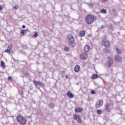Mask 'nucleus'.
Instances as JSON below:
<instances>
[{
  "instance_id": "ddd939ff",
  "label": "nucleus",
  "mask_w": 125,
  "mask_h": 125,
  "mask_svg": "<svg viewBox=\"0 0 125 125\" xmlns=\"http://www.w3.org/2000/svg\"><path fill=\"white\" fill-rule=\"evenodd\" d=\"M75 112L76 113H81L83 112V107H76L75 108Z\"/></svg>"
},
{
  "instance_id": "39448f33",
  "label": "nucleus",
  "mask_w": 125,
  "mask_h": 125,
  "mask_svg": "<svg viewBox=\"0 0 125 125\" xmlns=\"http://www.w3.org/2000/svg\"><path fill=\"white\" fill-rule=\"evenodd\" d=\"M73 119L74 120H76L77 122L79 123V124H82V123H83V121L82 120V116L77 114H74L73 115Z\"/></svg>"
},
{
  "instance_id": "2f4dec72",
  "label": "nucleus",
  "mask_w": 125,
  "mask_h": 125,
  "mask_svg": "<svg viewBox=\"0 0 125 125\" xmlns=\"http://www.w3.org/2000/svg\"><path fill=\"white\" fill-rule=\"evenodd\" d=\"M91 93L92 94H95L94 91L92 90V91H91Z\"/></svg>"
},
{
  "instance_id": "f03ea898",
  "label": "nucleus",
  "mask_w": 125,
  "mask_h": 125,
  "mask_svg": "<svg viewBox=\"0 0 125 125\" xmlns=\"http://www.w3.org/2000/svg\"><path fill=\"white\" fill-rule=\"evenodd\" d=\"M67 40L68 41V43L71 47H75L76 46V42H75V38L73 36V34H70L67 35Z\"/></svg>"
},
{
  "instance_id": "20e7f679",
  "label": "nucleus",
  "mask_w": 125,
  "mask_h": 125,
  "mask_svg": "<svg viewBox=\"0 0 125 125\" xmlns=\"http://www.w3.org/2000/svg\"><path fill=\"white\" fill-rule=\"evenodd\" d=\"M104 102L103 100H98L97 101L95 104V108L96 109H99L100 107H102L103 106Z\"/></svg>"
},
{
  "instance_id": "6ab92c4d",
  "label": "nucleus",
  "mask_w": 125,
  "mask_h": 125,
  "mask_svg": "<svg viewBox=\"0 0 125 125\" xmlns=\"http://www.w3.org/2000/svg\"><path fill=\"white\" fill-rule=\"evenodd\" d=\"M91 78L93 80H96V79L98 78V75L97 74H94L92 75Z\"/></svg>"
},
{
  "instance_id": "9d476101",
  "label": "nucleus",
  "mask_w": 125,
  "mask_h": 125,
  "mask_svg": "<svg viewBox=\"0 0 125 125\" xmlns=\"http://www.w3.org/2000/svg\"><path fill=\"white\" fill-rule=\"evenodd\" d=\"M114 60L117 62H121L123 61V58L119 55H115L114 56Z\"/></svg>"
},
{
  "instance_id": "7c9ffc66",
  "label": "nucleus",
  "mask_w": 125,
  "mask_h": 125,
  "mask_svg": "<svg viewBox=\"0 0 125 125\" xmlns=\"http://www.w3.org/2000/svg\"><path fill=\"white\" fill-rule=\"evenodd\" d=\"M14 9H17L18 8V6H16L13 7Z\"/></svg>"
},
{
  "instance_id": "a211bd4d",
  "label": "nucleus",
  "mask_w": 125,
  "mask_h": 125,
  "mask_svg": "<svg viewBox=\"0 0 125 125\" xmlns=\"http://www.w3.org/2000/svg\"><path fill=\"white\" fill-rule=\"evenodd\" d=\"M0 66L3 69H5V63H4V62H3V61H1Z\"/></svg>"
},
{
  "instance_id": "0eeeda50",
  "label": "nucleus",
  "mask_w": 125,
  "mask_h": 125,
  "mask_svg": "<svg viewBox=\"0 0 125 125\" xmlns=\"http://www.w3.org/2000/svg\"><path fill=\"white\" fill-rule=\"evenodd\" d=\"M102 45H104L105 47H110V45H111V43H110V42L106 39H103L102 40Z\"/></svg>"
},
{
  "instance_id": "dca6fc26",
  "label": "nucleus",
  "mask_w": 125,
  "mask_h": 125,
  "mask_svg": "<svg viewBox=\"0 0 125 125\" xmlns=\"http://www.w3.org/2000/svg\"><path fill=\"white\" fill-rule=\"evenodd\" d=\"M80 65H76L74 67V71L76 73H78V72H79V71H80Z\"/></svg>"
},
{
  "instance_id": "f3484780",
  "label": "nucleus",
  "mask_w": 125,
  "mask_h": 125,
  "mask_svg": "<svg viewBox=\"0 0 125 125\" xmlns=\"http://www.w3.org/2000/svg\"><path fill=\"white\" fill-rule=\"evenodd\" d=\"M79 36L80 37H84L85 36V32L84 31H81L79 32Z\"/></svg>"
},
{
  "instance_id": "aec40b11",
  "label": "nucleus",
  "mask_w": 125,
  "mask_h": 125,
  "mask_svg": "<svg viewBox=\"0 0 125 125\" xmlns=\"http://www.w3.org/2000/svg\"><path fill=\"white\" fill-rule=\"evenodd\" d=\"M48 106L50 109H53V108H54L55 107L54 104H53V103H50Z\"/></svg>"
},
{
  "instance_id": "c756f323",
  "label": "nucleus",
  "mask_w": 125,
  "mask_h": 125,
  "mask_svg": "<svg viewBox=\"0 0 125 125\" xmlns=\"http://www.w3.org/2000/svg\"><path fill=\"white\" fill-rule=\"evenodd\" d=\"M8 80H12V77H11V76H9L8 77Z\"/></svg>"
},
{
  "instance_id": "4be33fe9",
  "label": "nucleus",
  "mask_w": 125,
  "mask_h": 125,
  "mask_svg": "<svg viewBox=\"0 0 125 125\" xmlns=\"http://www.w3.org/2000/svg\"><path fill=\"white\" fill-rule=\"evenodd\" d=\"M101 12L103 14H106V13H107V10H106V9L103 8L101 10Z\"/></svg>"
},
{
  "instance_id": "c85d7f7f",
  "label": "nucleus",
  "mask_w": 125,
  "mask_h": 125,
  "mask_svg": "<svg viewBox=\"0 0 125 125\" xmlns=\"http://www.w3.org/2000/svg\"><path fill=\"white\" fill-rule=\"evenodd\" d=\"M102 2H106L108 0H101Z\"/></svg>"
},
{
  "instance_id": "72a5a7b5",
  "label": "nucleus",
  "mask_w": 125,
  "mask_h": 125,
  "mask_svg": "<svg viewBox=\"0 0 125 125\" xmlns=\"http://www.w3.org/2000/svg\"><path fill=\"white\" fill-rule=\"evenodd\" d=\"M104 25H102L101 27V29H104Z\"/></svg>"
},
{
  "instance_id": "2eb2a0df",
  "label": "nucleus",
  "mask_w": 125,
  "mask_h": 125,
  "mask_svg": "<svg viewBox=\"0 0 125 125\" xmlns=\"http://www.w3.org/2000/svg\"><path fill=\"white\" fill-rule=\"evenodd\" d=\"M66 95L69 98H74V95L70 92H67L66 93Z\"/></svg>"
},
{
  "instance_id": "f8f14e48",
  "label": "nucleus",
  "mask_w": 125,
  "mask_h": 125,
  "mask_svg": "<svg viewBox=\"0 0 125 125\" xmlns=\"http://www.w3.org/2000/svg\"><path fill=\"white\" fill-rule=\"evenodd\" d=\"M80 57L82 60H84L86 59V58H87V57H88V55L85 53H83L81 55H80Z\"/></svg>"
},
{
  "instance_id": "a878e982",
  "label": "nucleus",
  "mask_w": 125,
  "mask_h": 125,
  "mask_svg": "<svg viewBox=\"0 0 125 125\" xmlns=\"http://www.w3.org/2000/svg\"><path fill=\"white\" fill-rule=\"evenodd\" d=\"M69 49H70L68 47H65L64 48V50H65V51H66V52H68V51H69Z\"/></svg>"
},
{
  "instance_id": "5701e85b",
  "label": "nucleus",
  "mask_w": 125,
  "mask_h": 125,
  "mask_svg": "<svg viewBox=\"0 0 125 125\" xmlns=\"http://www.w3.org/2000/svg\"><path fill=\"white\" fill-rule=\"evenodd\" d=\"M103 51L104 53H109V52H110V51L109 50V49H107L106 48H104L103 49Z\"/></svg>"
},
{
  "instance_id": "b1692460",
  "label": "nucleus",
  "mask_w": 125,
  "mask_h": 125,
  "mask_svg": "<svg viewBox=\"0 0 125 125\" xmlns=\"http://www.w3.org/2000/svg\"><path fill=\"white\" fill-rule=\"evenodd\" d=\"M103 112L102 110L100 109H98L97 110V114H98V115H101L102 114Z\"/></svg>"
},
{
  "instance_id": "473e14b6",
  "label": "nucleus",
  "mask_w": 125,
  "mask_h": 125,
  "mask_svg": "<svg viewBox=\"0 0 125 125\" xmlns=\"http://www.w3.org/2000/svg\"><path fill=\"white\" fill-rule=\"evenodd\" d=\"M22 28H23V29H25V28H26V26H25V25H22Z\"/></svg>"
},
{
  "instance_id": "cd10ccee",
  "label": "nucleus",
  "mask_w": 125,
  "mask_h": 125,
  "mask_svg": "<svg viewBox=\"0 0 125 125\" xmlns=\"http://www.w3.org/2000/svg\"><path fill=\"white\" fill-rule=\"evenodd\" d=\"M2 9H3V7H2V6L0 5V11H2Z\"/></svg>"
},
{
  "instance_id": "7ed1b4c3",
  "label": "nucleus",
  "mask_w": 125,
  "mask_h": 125,
  "mask_svg": "<svg viewBox=\"0 0 125 125\" xmlns=\"http://www.w3.org/2000/svg\"><path fill=\"white\" fill-rule=\"evenodd\" d=\"M17 121L21 125H25L27 124V119L23 116H21V114H19L16 117Z\"/></svg>"
},
{
  "instance_id": "6e6552de",
  "label": "nucleus",
  "mask_w": 125,
  "mask_h": 125,
  "mask_svg": "<svg viewBox=\"0 0 125 125\" xmlns=\"http://www.w3.org/2000/svg\"><path fill=\"white\" fill-rule=\"evenodd\" d=\"M111 103H106L104 105V110L107 113H110L111 112Z\"/></svg>"
},
{
  "instance_id": "412c9836",
  "label": "nucleus",
  "mask_w": 125,
  "mask_h": 125,
  "mask_svg": "<svg viewBox=\"0 0 125 125\" xmlns=\"http://www.w3.org/2000/svg\"><path fill=\"white\" fill-rule=\"evenodd\" d=\"M115 49L117 51V54H122V50L119 49L118 47H116Z\"/></svg>"
},
{
  "instance_id": "f257e3e1",
  "label": "nucleus",
  "mask_w": 125,
  "mask_h": 125,
  "mask_svg": "<svg viewBox=\"0 0 125 125\" xmlns=\"http://www.w3.org/2000/svg\"><path fill=\"white\" fill-rule=\"evenodd\" d=\"M97 19L96 16L90 14L86 15L84 18V20L87 25H91Z\"/></svg>"
},
{
  "instance_id": "393cba45",
  "label": "nucleus",
  "mask_w": 125,
  "mask_h": 125,
  "mask_svg": "<svg viewBox=\"0 0 125 125\" xmlns=\"http://www.w3.org/2000/svg\"><path fill=\"white\" fill-rule=\"evenodd\" d=\"M25 32H26V30H24L23 29H22L21 30V34L22 36H24V35H25Z\"/></svg>"
},
{
  "instance_id": "1a4fd4ad",
  "label": "nucleus",
  "mask_w": 125,
  "mask_h": 125,
  "mask_svg": "<svg viewBox=\"0 0 125 125\" xmlns=\"http://www.w3.org/2000/svg\"><path fill=\"white\" fill-rule=\"evenodd\" d=\"M11 49H12V44H10L8 46L7 49L5 50L4 51L9 54H13V51H11Z\"/></svg>"
},
{
  "instance_id": "4468645a",
  "label": "nucleus",
  "mask_w": 125,
  "mask_h": 125,
  "mask_svg": "<svg viewBox=\"0 0 125 125\" xmlns=\"http://www.w3.org/2000/svg\"><path fill=\"white\" fill-rule=\"evenodd\" d=\"M90 50V46L88 45H85L84 47V51L85 52H88Z\"/></svg>"
},
{
  "instance_id": "f704fd0d",
  "label": "nucleus",
  "mask_w": 125,
  "mask_h": 125,
  "mask_svg": "<svg viewBox=\"0 0 125 125\" xmlns=\"http://www.w3.org/2000/svg\"><path fill=\"white\" fill-rule=\"evenodd\" d=\"M65 78H66V79H68V76L66 75Z\"/></svg>"
},
{
  "instance_id": "9b49d317",
  "label": "nucleus",
  "mask_w": 125,
  "mask_h": 125,
  "mask_svg": "<svg viewBox=\"0 0 125 125\" xmlns=\"http://www.w3.org/2000/svg\"><path fill=\"white\" fill-rule=\"evenodd\" d=\"M33 82L35 86H38V83L39 85H40V86H41V87H43V86H44V84L42 82H40L39 81L37 82V81H33Z\"/></svg>"
},
{
  "instance_id": "bb28decb",
  "label": "nucleus",
  "mask_w": 125,
  "mask_h": 125,
  "mask_svg": "<svg viewBox=\"0 0 125 125\" xmlns=\"http://www.w3.org/2000/svg\"><path fill=\"white\" fill-rule=\"evenodd\" d=\"M33 36L34 38H37L38 37V33L37 32H35Z\"/></svg>"
},
{
  "instance_id": "423d86ee",
  "label": "nucleus",
  "mask_w": 125,
  "mask_h": 125,
  "mask_svg": "<svg viewBox=\"0 0 125 125\" xmlns=\"http://www.w3.org/2000/svg\"><path fill=\"white\" fill-rule=\"evenodd\" d=\"M107 65L108 68H111L114 64V62L113 61V59L110 56L107 57Z\"/></svg>"
}]
</instances>
